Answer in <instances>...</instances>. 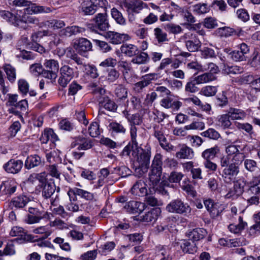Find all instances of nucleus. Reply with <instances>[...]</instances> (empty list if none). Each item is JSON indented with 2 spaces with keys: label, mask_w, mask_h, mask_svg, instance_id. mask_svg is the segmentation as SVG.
Listing matches in <instances>:
<instances>
[{
  "label": "nucleus",
  "mask_w": 260,
  "mask_h": 260,
  "mask_svg": "<svg viewBox=\"0 0 260 260\" xmlns=\"http://www.w3.org/2000/svg\"><path fill=\"white\" fill-rule=\"evenodd\" d=\"M0 17L14 26L19 28L26 29L28 27V24H34L40 27L42 26L43 22H40L39 19L34 16L26 15H18L17 14H13L9 11H0Z\"/></svg>",
  "instance_id": "f257e3e1"
},
{
  "label": "nucleus",
  "mask_w": 260,
  "mask_h": 260,
  "mask_svg": "<svg viewBox=\"0 0 260 260\" xmlns=\"http://www.w3.org/2000/svg\"><path fill=\"white\" fill-rule=\"evenodd\" d=\"M133 144V147H135V148L137 151L136 156V161L139 165L143 166V170L146 171V167H149L150 159L151 154V148L150 145L147 143L144 146V147H142V144L139 146V143L138 142V146H136Z\"/></svg>",
  "instance_id": "f03ea898"
},
{
  "label": "nucleus",
  "mask_w": 260,
  "mask_h": 260,
  "mask_svg": "<svg viewBox=\"0 0 260 260\" xmlns=\"http://www.w3.org/2000/svg\"><path fill=\"white\" fill-rule=\"evenodd\" d=\"M162 156L160 153H156L152 161L149 179L153 184L156 185L160 180L162 174Z\"/></svg>",
  "instance_id": "7ed1b4c3"
},
{
  "label": "nucleus",
  "mask_w": 260,
  "mask_h": 260,
  "mask_svg": "<svg viewBox=\"0 0 260 260\" xmlns=\"http://www.w3.org/2000/svg\"><path fill=\"white\" fill-rule=\"evenodd\" d=\"M92 21L93 24L87 25L88 28L92 31H105L110 26L107 18V14L106 12L98 13L93 18Z\"/></svg>",
  "instance_id": "20e7f679"
},
{
  "label": "nucleus",
  "mask_w": 260,
  "mask_h": 260,
  "mask_svg": "<svg viewBox=\"0 0 260 260\" xmlns=\"http://www.w3.org/2000/svg\"><path fill=\"white\" fill-rule=\"evenodd\" d=\"M127 122L129 125L131 142L136 146H137V128L136 125H140L142 124L143 122V118L139 113H135L132 115Z\"/></svg>",
  "instance_id": "39448f33"
},
{
  "label": "nucleus",
  "mask_w": 260,
  "mask_h": 260,
  "mask_svg": "<svg viewBox=\"0 0 260 260\" xmlns=\"http://www.w3.org/2000/svg\"><path fill=\"white\" fill-rule=\"evenodd\" d=\"M75 70L69 65H63L59 70V77L58 83L63 88L67 87V85L75 76Z\"/></svg>",
  "instance_id": "423d86ee"
},
{
  "label": "nucleus",
  "mask_w": 260,
  "mask_h": 260,
  "mask_svg": "<svg viewBox=\"0 0 260 260\" xmlns=\"http://www.w3.org/2000/svg\"><path fill=\"white\" fill-rule=\"evenodd\" d=\"M166 210L170 213L185 214L190 213L191 209L187 204H184L181 200L177 199L168 204Z\"/></svg>",
  "instance_id": "0eeeda50"
},
{
  "label": "nucleus",
  "mask_w": 260,
  "mask_h": 260,
  "mask_svg": "<svg viewBox=\"0 0 260 260\" xmlns=\"http://www.w3.org/2000/svg\"><path fill=\"white\" fill-rule=\"evenodd\" d=\"M239 172V168L238 166L234 164H230L223 169L220 175L225 183L231 184L235 181Z\"/></svg>",
  "instance_id": "6e6552de"
},
{
  "label": "nucleus",
  "mask_w": 260,
  "mask_h": 260,
  "mask_svg": "<svg viewBox=\"0 0 260 260\" xmlns=\"http://www.w3.org/2000/svg\"><path fill=\"white\" fill-rule=\"evenodd\" d=\"M51 35V32L48 30L38 31L31 35L32 42L27 44L29 48L42 54L45 52V49L43 46L37 43L38 38H42L44 36H48Z\"/></svg>",
  "instance_id": "1a4fd4ad"
},
{
  "label": "nucleus",
  "mask_w": 260,
  "mask_h": 260,
  "mask_svg": "<svg viewBox=\"0 0 260 260\" xmlns=\"http://www.w3.org/2000/svg\"><path fill=\"white\" fill-rule=\"evenodd\" d=\"M94 140L81 136L74 138L71 143V147L73 148L77 147L79 150H87L91 148L94 145Z\"/></svg>",
  "instance_id": "9d476101"
},
{
  "label": "nucleus",
  "mask_w": 260,
  "mask_h": 260,
  "mask_svg": "<svg viewBox=\"0 0 260 260\" xmlns=\"http://www.w3.org/2000/svg\"><path fill=\"white\" fill-rule=\"evenodd\" d=\"M103 0H81L80 11L85 15H91L96 11L97 6Z\"/></svg>",
  "instance_id": "9b49d317"
},
{
  "label": "nucleus",
  "mask_w": 260,
  "mask_h": 260,
  "mask_svg": "<svg viewBox=\"0 0 260 260\" xmlns=\"http://www.w3.org/2000/svg\"><path fill=\"white\" fill-rule=\"evenodd\" d=\"M157 79V74L156 73L146 74L141 77V81L134 85L133 89L136 92L141 93L144 88L151 83L152 81L156 80Z\"/></svg>",
  "instance_id": "f8f14e48"
},
{
  "label": "nucleus",
  "mask_w": 260,
  "mask_h": 260,
  "mask_svg": "<svg viewBox=\"0 0 260 260\" xmlns=\"http://www.w3.org/2000/svg\"><path fill=\"white\" fill-rule=\"evenodd\" d=\"M119 5L121 8L124 7L126 11L133 10L135 12H140L141 10L147 6L146 4L139 0L134 2L127 0H120L119 1Z\"/></svg>",
  "instance_id": "ddd939ff"
},
{
  "label": "nucleus",
  "mask_w": 260,
  "mask_h": 260,
  "mask_svg": "<svg viewBox=\"0 0 260 260\" xmlns=\"http://www.w3.org/2000/svg\"><path fill=\"white\" fill-rule=\"evenodd\" d=\"M74 47L77 52L81 55L92 50V44L87 39L80 38L76 39L74 43Z\"/></svg>",
  "instance_id": "4468645a"
},
{
  "label": "nucleus",
  "mask_w": 260,
  "mask_h": 260,
  "mask_svg": "<svg viewBox=\"0 0 260 260\" xmlns=\"http://www.w3.org/2000/svg\"><path fill=\"white\" fill-rule=\"evenodd\" d=\"M175 244L179 246L182 252L185 253L194 254L198 250L197 244L190 239H181Z\"/></svg>",
  "instance_id": "2eb2a0df"
},
{
  "label": "nucleus",
  "mask_w": 260,
  "mask_h": 260,
  "mask_svg": "<svg viewBox=\"0 0 260 260\" xmlns=\"http://www.w3.org/2000/svg\"><path fill=\"white\" fill-rule=\"evenodd\" d=\"M145 204L136 201H130L123 206L125 211L130 214H140L145 209Z\"/></svg>",
  "instance_id": "dca6fc26"
},
{
  "label": "nucleus",
  "mask_w": 260,
  "mask_h": 260,
  "mask_svg": "<svg viewBox=\"0 0 260 260\" xmlns=\"http://www.w3.org/2000/svg\"><path fill=\"white\" fill-rule=\"evenodd\" d=\"M105 38L113 44H119L130 38L126 34H119L117 32L109 31L105 35Z\"/></svg>",
  "instance_id": "f3484780"
},
{
  "label": "nucleus",
  "mask_w": 260,
  "mask_h": 260,
  "mask_svg": "<svg viewBox=\"0 0 260 260\" xmlns=\"http://www.w3.org/2000/svg\"><path fill=\"white\" fill-rule=\"evenodd\" d=\"M131 193L136 196L144 197L147 194L146 179L142 178L137 180L131 189Z\"/></svg>",
  "instance_id": "a211bd4d"
},
{
  "label": "nucleus",
  "mask_w": 260,
  "mask_h": 260,
  "mask_svg": "<svg viewBox=\"0 0 260 260\" xmlns=\"http://www.w3.org/2000/svg\"><path fill=\"white\" fill-rule=\"evenodd\" d=\"M247 188L245 192L248 196L260 194V176L253 177L252 180L247 183Z\"/></svg>",
  "instance_id": "6ab92c4d"
},
{
  "label": "nucleus",
  "mask_w": 260,
  "mask_h": 260,
  "mask_svg": "<svg viewBox=\"0 0 260 260\" xmlns=\"http://www.w3.org/2000/svg\"><path fill=\"white\" fill-rule=\"evenodd\" d=\"M23 165L22 160L12 159L4 165V168L7 173L15 174L21 170Z\"/></svg>",
  "instance_id": "aec40b11"
},
{
  "label": "nucleus",
  "mask_w": 260,
  "mask_h": 260,
  "mask_svg": "<svg viewBox=\"0 0 260 260\" xmlns=\"http://www.w3.org/2000/svg\"><path fill=\"white\" fill-rule=\"evenodd\" d=\"M160 105L166 109H171L174 111H177L182 106V103L177 100H174L170 95L163 98L160 101Z\"/></svg>",
  "instance_id": "412c9836"
},
{
  "label": "nucleus",
  "mask_w": 260,
  "mask_h": 260,
  "mask_svg": "<svg viewBox=\"0 0 260 260\" xmlns=\"http://www.w3.org/2000/svg\"><path fill=\"white\" fill-rule=\"evenodd\" d=\"M58 140L57 136L55 134L52 129H45L42 134L40 138V141L42 143L47 144L50 142V146L51 148L55 147V142Z\"/></svg>",
  "instance_id": "4be33fe9"
},
{
  "label": "nucleus",
  "mask_w": 260,
  "mask_h": 260,
  "mask_svg": "<svg viewBox=\"0 0 260 260\" xmlns=\"http://www.w3.org/2000/svg\"><path fill=\"white\" fill-rule=\"evenodd\" d=\"M207 230L204 228H197L189 230L186 233V236L195 242L204 239L207 235Z\"/></svg>",
  "instance_id": "5701e85b"
},
{
  "label": "nucleus",
  "mask_w": 260,
  "mask_h": 260,
  "mask_svg": "<svg viewBox=\"0 0 260 260\" xmlns=\"http://www.w3.org/2000/svg\"><path fill=\"white\" fill-rule=\"evenodd\" d=\"M41 187L42 188V196L45 199H51L56 190L57 192L60 190L59 187H58L56 188L53 183L45 182L43 185H41Z\"/></svg>",
  "instance_id": "b1692460"
},
{
  "label": "nucleus",
  "mask_w": 260,
  "mask_h": 260,
  "mask_svg": "<svg viewBox=\"0 0 260 260\" xmlns=\"http://www.w3.org/2000/svg\"><path fill=\"white\" fill-rule=\"evenodd\" d=\"M177 158L179 159H191L194 156V152L192 148L183 144L175 154Z\"/></svg>",
  "instance_id": "393cba45"
},
{
  "label": "nucleus",
  "mask_w": 260,
  "mask_h": 260,
  "mask_svg": "<svg viewBox=\"0 0 260 260\" xmlns=\"http://www.w3.org/2000/svg\"><path fill=\"white\" fill-rule=\"evenodd\" d=\"M85 31L83 27L76 25L67 26L60 30L59 35L60 36L70 37L73 35H76L78 34L83 33Z\"/></svg>",
  "instance_id": "a878e982"
},
{
  "label": "nucleus",
  "mask_w": 260,
  "mask_h": 260,
  "mask_svg": "<svg viewBox=\"0 0 260 260\" xmlns=\"http://www.w3.org/2000/svg\"><path fill=\"white\" fill-rule=\"evenodd\" d=\"M98 101L99 105L108 111L114 112L117 108L115 103L107 95L100 98Z\"/></svg>",
  "instance_id": "bb28decb"
},
{
  "label": "nucleus",
  "mask_w": 260,
  "mask_h": 260,
  "mask_svg": "<svg viewBox=\"0 0 260 260\" xmlns=\"http://www.w3.org/2000/svg\"><path fill=\"white\" fill-rule=\"evenodd\" d=\"M108 130L112 134L125 135L127 132L126 128L120 122L112 121L108 125Z\"/></svg>",
  "instance_id": "cd10ccee"
},
{
  "label": "nucleus",
  "mask_w": 260,
  "mask_h": 260,
  "mask_svg": "<svg viewBox=\"0 0 260 260\" xmlns=\"http://www.w3.org/2000/svg\"><path fill=\"white\" fill-rule=\"evenodd\" d=\"M29 201V199L26 196L20 195L12 199L10 203V206L12 209L13 207L22 208L26 206Z\"/></svg>",
  "instance_id": "c85d7f7f"
},
{
  "label": "nucleus",
  "mask_w": 260,
  "mask_h": 260,
  "mask_svg": "<svg viewBox=\"0 0 260 260\" xmlns=\"http://www.w3.org/2000/svg\"><path fill=\"white\" fill-rule=\"evenodd\" d=\"M42 159L38 155H30L26 158L25 161L24 167L26 169L29 170L41 165Z\"/></svg>",
  "instance_id": "c756f323"
},
{
  "label": "nucleus",
  "mask_w": 260,
  "mask_h": 260,
  "mask_svg": "<svg viewBox=\"0 0 260 260\" xmlns=\"http://www.w3.org/2000/svg\"><path fill=\"white\" fill-rule=\"evenodd\" d=\"M230 116L228 114H223L218 116L216 119L215 124L216 128H222L223 129L230 128L232 123L230 120Z\"/></svg>",
  "instance_id": "7c9ffc66"
},
{
  "label": "nucleus",
  "mask_w": 260,
  "mask_h": 260,
  "mask_svg": "<svg viewBox=\"0 0 260 260\" xmlns=\"http://www.w3.org/2000/svg\"><path fill=\"white\" fill-rule=\"evenodd\" d=\"M160 213L161 210L160 208H153L141 217V220L142 221L147 222H154L156 220Z\"/></svg>",
  "instance_id": "2f4dec72"
},
{
  "label": "nucleus",
  "mask_w": 260,
  "mask_h": 260,
  "mask_svg": "<svg viewBox=\"0 0 260 260\" xmlns=\"http://www.w3.org/2000/svg\"><path fill=\"white\" fill-rule=\"evenodd\" d=\"M219 152V147L215 145L213 147L205 149L202 153L201 156L204 160H210L216 157Z\"/></svg>",
  "instance_id": "473e14b6"
},
{
  "label": "nucleus",
  "mask_w": 260,
  "mask_h": 260,
  "mask_svg": "<svg viewBox=\"0 0 260 260\" xmlns=\"http://www.w3.org/2000/svg\"><path fill=\"white\" fill-rule=\"evenodd\" d=\"M194 77L196 78L195 81L198 83L199 85L214 81L217 78L216 76H214L212 74L207 72L204 73Z\"/></svg>",
  "instance_id": "72a5a7b5"
},
{
  "label": "nucleus",
  "mask_w": 260,
  "mask_h": 260,
  "mask_svg": "<svg viewBox=\"0 0 260 260\" xmlns=\"http://www.w3.org/2000/svg\"><path fill=\"white\" fill-rule=\"evenodd\" d=\"M121 52L125 55L132 57L139 53V48L137 46L131 44H125L120 47Z\"/></svg>",
  "instance_id": "f704fd0d"
},
{
  "label": "nucleus",
  "mask_w": 260,
  "mask_h": 260,
  "mask_svg": "<svg viewBox=\"0 0 260 260\" xmlns=\"http://www.w3.org/2000/svg\"><path fill=\"white\" fill-rule=\"evenodd\" d=\"M190 40H187L185 46L190 52L198 51L201 47L202 43L196 35Z\"/></svg>",
  "instance_id": "c9c22d12"
},
{
  "label": "nucleus",
  "mask_w": 260,
  "mask_h": 260,
  "mask_svg": "<svg viewBox=\"0 0 260 260\" xmlns=\"http://www.w3.org/2000/svg\"><path fill=\"white\" fill-rule=\"evenodd\" d=\"M155 254L157 260H169L170 250L167 246H157L155 249Z\"/></svg>",
  "instance_id": "e433bc0d"
},
{
  "label": "nucleus",
  "mask_w": 260,
  "mask_h": 260,
  "mask_svg": "<svg viewBox=\"0 0 260 260\" xmlns=\"http://www.w3.org/2000/svg\"><path fill=\"white\" fill-rule=\"evenodd\" d=\"M131 60V62L137 64H145L148 63L150 60V57L147 53L144 51L140 52L135 55Z\"/></svg>",
  "instance_id": "4c0bfd02"
},
{
  "label": "nucleus",
  "mask_w": 260,
  "mask_h": 260,
  "mask_svg": "<svg viewBox=\"0 0 260 260\" xmlns=\"http://www.w3.org/2000/svg\"><path fill=\"white\" fill-rule=\"evenodd\" d=\"M111 15L112 18L115 20L117 24L125 26L126 24V20L123 16L122 13L117 8H113L111 10Z\"/></svg>",
  "instance_id": "58836bf2"
},
{
  "label": "nucleus",
  "mask_w": 260,
  "mask_h": 260,
  "mask_svg": "<svg viewBox=\"0 0 260 260\" xmlns=\"http://www.w3.org/2000/svg\"><path fill=\"white\" fill-rule=\"evenodd\" d=\"M238 220L239 223L238 224H230L228 226V229L231 233L234 234L240 233L247 225V223L243 221L242 216H240Z\"/></svg>",
  "instance_id": "ea45409f"
},
{
  "label": "nucleus",
  "mask_w": 260,
  "mask_h": 260,
  "mask_svg": "<svg viewBox=\"0 0 260 260\" xmlns=\"http://www.w3.org/2000/svg\"><path fill=\"white\" fill-rule=\"evenodd\" d=\"M65 26V23L61 20L52 19L43 22L42 26L51 28L53 29L61 28Z\"/></svg>",
  "instance_id": "a19ab883"
},
{
  "label": "nucleus",
  "mask_w": 260,
  "mask_h": 260,
  "mask_svg": "<svg viewBox=\"0 0 260 260\" xmlns=\"http://www.w3.org/2000/svg\"><path fill=\"white\" fill-rule=\"evenodd\" d=\"M32 233L36 234L42 235L41 239L47 238L52 233V230L50 226H41L32 230Z\"/></svg>",
  "instance_id": "79ce46f5"
},
{
  "label": "nucleus",
  "mask_w": 260,
  "mask_h": 260,
  "mask_svg": "<svg viewBox=\"0 0 260 260\" xmlns=\"http://www.w3.org/2000/svg\"><path fill=\"white\" fill-rule=\"evenodd\" d=\"M6 74L8 80L12 83H14L16 79L15 69L10 64H6L3 67Z\"/></svg>",
  "instance_id": "37998d69"
},
{
  "label": "nucleus",
  "mask_w": 260,
  "mask_h": 260,
  "mask_svg": "<svg viewBox=\"0 0 260 260\" xmlns=\"http://www.w3.org/2000/svg\"><path fill=\"white\" fill-rule=\"evenodd\" d=\"M228 114L233 120L242 119L246 117V113L243 110L233 108H230Z\"/></svg>",
  "instance_id": "c03bdc74"
},
{
  "label": "nucleus",
  "mask_w": 260,
  "mask_h": 260,
  "mask_svg": "<svg viewBox=\"0 0 260 260\" xmlns=\"http://www.w3.org/2000/svg\"><path fill=\"white\" fill-rule=\"evenodd\" d=\"M154 35L158 44H161L169 40L167 33L159 27H156L154 29Z\"/></svg>",
  "instance_id": "a18cd8bd"
},
{
  "label": "nucleus",
  "mask_w": 260,
  "mask_h": 260,
  "mask_svg": "<svg viewBox=\"0 0 260 260\" xmlns=\"http://www.w3.org/2000/svg\"><path fill=\"white\" fill-rule=\"evenodd\" d=\"M236 142V140L234 141L229 139L226 140V144H229V145L225 147V152L228 154V156L235 155L239 152V148L240 146L239 145L233 144Z\"/></svg>",
  "instance_id": "49530a36"
},
{
  "label": "nucleus",
  "mask_w": 260,
  "mask_h": 260,
  "mask_svg": "<svg viewBox=\"0 0 260 260\" xmlns=\"http://www.w3.org/2000/svg\"><path fill=\"white\" fill-rule=\"evenodd\" d=\"M195 77L191 78L186 82L185 86V91L187 93H194L199 90V88L197 86V85H199L198 83L196 82Z\"/></svg>",
  "instance_id": "de8ad7c7"
},
{
  "label": "nucleus",
  "mask_w": 260,
  "mask_h": 260,
  "mask_svg": "<svg viewBox=\"0 0 260 260\" xmlns=\"http://www.w3.org/2000/svg\"><path fill=\"white\" fill-rule=\"evenodd\" d=\"M110 173L107 168H103L100 170L99 180L97 183L94 185L95 188H98L104 185L105 183L106 178L110 175Z\"/></svg>",
  "instance_id": "09e8293b"
},
{
  "label": "nucleus",
  "mask_w": 260,
  "mask_h": 260,
  "mask_svg": "<svg viewBox=\"0 0 260 260\" xmlns=\"http://www.w3.org/2000/svg\"><path fill=\"white\" fill-rule=\"evenodd\" d=\"M217 92V86L212 85H206L203 87L201 90L200 93L206 97H210L214 96Z\"/></svg>",
  "instance_id": "8fccbe9b"
},
{
  "label": "nucleus",
  "mask_w": 260,
  "mask_h": 260,
  "mask_svg": "<svg viewBox=\"0 0 260 260\" xmlns=\"http://www.w3.org/2000/svg\"><path fill=\"white\" fill-rule=\"evenodd\" d=\"M45 68L48 70L53 71V72L57 73L59 70V63L57 60L51 59H45L44 62Z\"/></svg>",
  "instance_id": "3c124183"
},
{
  "label": "nucleus",
  "mask_w": 260,
  "mask_h": 260,
  "mask_svg": "<svg viewBox=\"0 0 260 260\" xmlns=\"http://www.w3.org/2000/svg\"><path fill=\"white\" fill-rule=\"evenodd\" d=\"M154 136L158 140L159 143L166 141L164 135V128L162 126L155 125L153 126Z\"/></svg>",
  "instance_id": "603ef678"
},
{
  "label": "nucleus",
  "mask_w": 260,
  "mask_h": 260,
  "mask_svg": "<svg viewBox=\"0 0 260 260\" xmlns=\"http://www.w3.org/2000/svg\"><path fill=\"white\" fill-rule=\"evenodd\" d=\"M218 242L220 245L229 248L236 247L239 246V242L237 239L221 238L219 240Z\"/></svg>",
  "instance_id": "864d4df0"
},
{
  "label": "nucleus",
  "mask_w": 260,
  "mask_h": 260,
  "mask_svg": "<svg viewBox=\"0 0 260 260\" xmlns=\"http://www.w3.org/2000/svg\"><path fill=\"white\" fill-rule=\"evenodd\" d=\"M224 210L222 205L216 203L215 205L209 211L210 216L212 218H216L220 216Z\"/></svg>",
  "instance_id": "5fc2aeb1"
},
{
  "label": "nucleus",
  "mask_w": 260,
  "mask_h": 260,
  "mask_svg": "<svg viewBox=\"0 0 260 260\" xmlns=\"http://www.w3.org/2000/svg\"><path fill=\"white\" fill-rule=\"evenodd\" d=\"M201 135L203 137L214 140H217L220 137V134L212 128H208L207 130L202 132Z\"/></svg>",
  "instance_id": "6e6d98bb"
},
{
  "label": "nucleus",
  "mask_w": 260,
  "mask_h": 260,
  "mask_svg": "<svg viewBox=\"0 0 260 260\" xmlns=\"http://www.w3.org/2000/svg\"><path fill=\"white\" fill-rule=\"evenodd\" d=\"M201 57L204 59H208L216 57L215 51L210 48L205 47L200 50Z\"/></svg>",
  "instance_id": "4d7b16f0"
},
{
  "label": "nucleus",
  "mask_w": 260,
  "mask_h": 260,
  "mask_svg": "<svg viewBox=\"0 0 260 260\" xmlns=\"http://www.w3.org/2000/svg\"><path fill=\"white\" fill-rule=\"evenodd\" d=\"M30 10L32 13H48L52 11L50 7H47L43 6H38L36 4H30Z\"/></svg>",
  "instance_id": "13d9d810"
},
{
  "label": "nucleus",
  "mask_w": 260,
  "mask_h": 260,
  "mask_svg": "<svg viewBox=\"0 0 260 260\" xmlns=\"http://www.w3.org/2000/svg\"><path fill=\"white\" fill-rule=\"evenodd\" d=\"M205 124L204 122L200 121H193L190 124L184 126L186 130H198L202 131L205 128Z\"/></svg>",
  "instance_id": "bf43d9fd"
},
{
  "label": "nucleus",
  "mask_w": 260,
  "mask_h": 260,
  "mask_svg": "<svg viewBox=\"0 0 260 260\" xmlns=\"http://www.w3.org/2000/svg\"><path fill=\"white\" fill-rule=\"evenodd\" d=\"M88 132L89 135L91 137L95 138L99 136L101 133V131L100 129V125L98 122H92L88 128Z\"/></svg>",
  "instance_id": "052dcab7"
},
{
  "label": "nucleus",
  "mask_w": 260,
  "mask_h": 260,
  "mask_svg": "<svg viewBox=\"0 0 260 260\" xmlns=\"http://www.w3.org/2000/svg\"><path fill=\"white\" fill-rule=\"evenodd\" d=\"M115 94L119 99L123 100L127 98V91L122 85L119 84L115 89Z\"/></svg>",
  "instance_id": "680f3d73"
},
{
  "label": "nucleus",
  "mask_w": 260,
  "mask_h": 260,
  "mask_svg": "<svg viewBox=\"0 0 260 260\" xmlns=\"http://www.w3.org/2000/svg\"><path fill=\"white\" fill-rule=\"evenodd\" d=\"M18 87L19 92L23 95H25L28 92L29 84L25 80L21 79L18 81Z\"/></svg>",
  "instance_id": "e2e57ef3"
},
{
  "label": "nucleus",
  "mask_w": 260,
  "mask_h": 260,
  "mask_svg": "<svg viewBox=\"0 0 260 260\" xmlns=\"http://www.w3.org/2000/svg\"><path fill=\"white\" fill-rule=\"evenodd\" d=\"M165 28L168 32L174 34H179L182 31V28L180 25L173 23L166 24Z\"/></svg>",
  "instance_id": "0e129e2a"
},
{
  "label": "nucleus",
  "mask_w": 260,
  "mask_h": 260,
  "mask_svg": "<svg viewBox=\"0 0 260 260\" xmlns=\"http://www.w3.org/2000/svg\"><path fill=\"white\" fill-rule=\"evenodd\" d=\"M209 9L206 4H198L193 6V11L198 14H203L209 12Z\"/></svg>",
  "instance_id": "69168bd1"
},
{
  "label": "nucleus",
  "mask_w": 260,
  "mask_h": 260,
  "mask_svg": "<svg viewBox=\"0 0 260 260\" xmlns=\"http://www.w3.org/2000/svg\"><path fill=\"white\" fill-rule=\"evenodd\" d=\"M76 192L77 196L86 200V201H92L93 200L94 197V194L92 193L82 189L78 188V190H76Z\"/></svg>",
  "instance_id": "338daca9"
},
{
  "label": "nucleus",
  "mask_w": 260,
  "mask_h": 260,
  "mask_svg": "<svg viewBox=\"0 0 260 260\" xmlns=\"http://www.w3.org/2000/svg\"><path fill=\"white\" fill-rule=\"evenodd\" d=\"M245 185V182L241 180H238L235 183L234 188L236 194V196H239L245 191L244 187Z\"/></svg>",
  "instance_id": "774afa93"
}]
</instances>
